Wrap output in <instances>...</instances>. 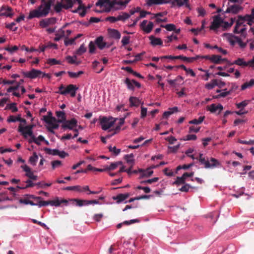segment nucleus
Returning <instances> with one entry per match:
<instances>
[{
	"mask_svg": "<svg viewBox=\"0 0 254 254\" xmlns=\"http://www.w3.org/2000/svg\"><path fill=\"white\" fill-rule=\"evenodd\" d=\"M64 190H75L78 192L82 191V187L80 186L67 187L64 189Z\"/></svg>",
	"mask_w": 254,
	"mask_h": 254,
	"instance_id": "40",
	"label": "nucleus"
},
{
	"mask_svg": "<svg viewBox=\"0 0 254 254\" xmlns=\"http://www.w3.org/2000/svg\"><path fill=\"white\" fill-rule=\"evenodd\" d=\"M161 27L165 28L169 31H174L175 30V25L173 24H168L166 25H161Z\"/></svg>",
	"mask_w": 254,
	"mask_h": 254,
	"instance_id": "51",
	"label": "nucleus"
},
{
	"mask_svg": "<svg viewBox=\"0 0 254 254\" xmlns=\"http://www.w3.org/2000/svg\"><path fill=\"white\" fill-rule=\"evenodd\" d=\"M18 131L21 132L25 138L27 137V135L31 138H32V136H34L32 130H31L30 128H27L25 127H23L21 124H20L18 127Z\"/></svg>",
	"mask_w": 254,
	"mask_h": 254,
	"instance_id": "11",
	"label": "nucleus"
},
{
	"mask_svg": "<svg viewBox=\"0 0 254 254\" xmlns=\"http://www.w3.org/2000/svg\"><path fill=\"white\" fill-rule=\"evenodd\" d=\"M50 11V4H46L45 7L40 8L39 5L37 9L30 11L27 18L31 19L34 17L40 18L46 16L49 14Z\"/></svg>",
	"mask_w": 254,
	"mask_h": 254,
	"instance_id": "1",
	"label": "nucleus"
},
{
	"mask_svg": "<svg viewBox=\"0 0 254 254\" xmlns=\"http://www.w3.org/2000/svg\"><path fill=\"white\" fill-rule=\"evenodd\" d=\"M222 22V18L219 15L213 16V21L209 27L210 29L215 31H217L219 28L221 27Z\"/></svg>",
	"mask_w": 254,
	"mask_h": 254,
	"instance_id": "7",
	"label": "nucleus"
},
{
	"mask_svg": "<svg viewBox=\"0 0 254 254\" xmlns=\"http://www.w3.org/2000/svg\"><path fill=\"white\" fill-rule=\"evenodd\" d=\"M64 3V8L67 9L71 8L73 5V1L72 0H65L63 1Z\"/></svg>",
	"mask_w": 254,
	"mask_h": 254,
	"instance_id": "41",
	"label": "nucleus"
},
{
	"mask_svg": "<svg viewBox=\"0 0 254 254\" xmlns=\"http://www.w3.org/2000/svg\"><path fill=\"white\" fill-rule=\"evenodd\" d=\"M223 109V106L219 104L216 105L215 104H212L209 106L207 107V110L209 111L212 113H215L218 111L217 114L219 115Z\"/></svg>",
	"mask_w": 254,
	"mask_h": 254,
	"instance_id": "13",
	"label": "nucleus"
},
{
	"mask_svg": "<svg viewBox=\"0 0 254 254\" xmlns=\"http://www.w3.org/2000/svg\"><path fill=\"white\" fill-rule=\"evenodd\" d=\"M109 2L110 0H98L96 3V5L100 7L106 6V5L109 6Z\"/></svg>",
	"mask_w": 254,
	"mask_h": 254,
	"instance_id": "48",
	"label": "nucleus"
},
{
	"mask_svg": "<svg viewBox=\"0 0 254 254\" xmlns=\"http://www.w3.org/2000/svg\"><path fill=\"white\" fill-rule=\"evenodd\" d=\"M46 4H50V10H51V6L53 4L52 0H41V4L40 5V8L45 7Z\"/></svg>",
	"mask_w": 254,
	"mask_h": 254,
	"instance_id": "53",
	"label": "nucleus"
},
{
	"mask_svg": "<svg viewBox=\"0 0 254 254\" xmlns=\"http://www.w3.org/2000/svg\"><path fill=\"white\" fill-rule=\"evenodd\" d=\"M49 125H50V127L48 128V129L49 131L53 134L55 133V131L53 129H57L59 127V125L55 122H52V123L49 124Z\"/></svg>",
	"mask_w": 254,
	"mask_h": 254,
	"instance_id": "42",
	"label": "nucleus"
},
{
	"mask_svg": "<svg viewBox=\"0 0 254 254\" xmlns=\"http://www.w3.org/2000/svg\"><path fill=\"white\" fill-rule=\"evenodd\" d=\"M67 203V200L64 199L60 200L58 197H56L55 199L52 200L43 201L40 200L38 202V206L39 207L47 206L48 205H50L51 206H59L62 203Z\"/></svg>",
	"mask_w": 254,
	"mask_h": 254,
	"instance_id": "3",
	"label": "nucleus"
},
{
	"mask_svg": "<svg viewBox=\"0 0 254 254\" xmlns=\"http://www.w3.org/2000/svg\"><path fill=\"white\" fill-rule=\"evenodd\" d=\"M96 50L95 44L91 41L89 44V52L90 54H93Z\"/></svg>",
	"mask_w": 254,
	"mask_h": 254,
	"instance_id": "57",
	"label": "nucleus"
},
{
	"mask_svg": "<svg viewBox=\"0 0 254 254\" xmlns=\"http://www.w3.org/2000/svg\"><path fill=\"white\" fill-rule=\"evenodd\" d=\"M62 127L65 129L68 128L70 130H73L77 126V121L75 118H72L70 120H65Z\"/></svg>",
	"mask_w": 254,
	"mask_h": 254,
	"instance_id": "8",
	"label": "nucleus"
},
{
	"mask_svg": "<svg viewBox=\"0 0 254 254\" xmlns=\"http://www.w3.org/2000/svg\"><path fill=\"white\" fill-rule=\"evenodd\" d=\"M35 185L38 186L39 188L44 189L46 187H50L52 183H43L42 182H38L35 184Z\"/></svg>",
	"mask_w": 254,
	"mask_h": 254,
	"instance_id": "58",
	"label": "nucleus"
},
{
	"mask_svg": "<svg viewBox=\"0 0 254 254\" xmlns=\"http://www.w3.org/2000/svg\"><path fill=\"white\" fill-rule=\"evenodd\" d=\"M205 118L204 116L199 117L198 119H193L189 122L190 124L199 125L204 120Z\"/></svg>",
	"mask_w": 254,
	"mask_h": 254,
	"instance_id": "47",
	"label": "nucleus"
},
{
	"mask_svg": "<svg viewBox=\"0 0 254 254\" xmlns=\"http://www.w3.org/2000/svg\"><path fill=\"white\" fill-rule=\"evenodd\" d=\"M65 33L64 31L61 29L58 31L57 33H56V37L54 38V40L55 41H59L61 38L64 36Z\"/></svg>",
	"mask_w": 254,
	"mask_h": 254,
	"instance_id": "36",
	"label": "nucleus"
},
{
	"mask_svg": "<svg viewBox=\"0 0 254 254\" xmlns=\"http://www.w3.org/2000/svg\"><path fill=\"white\" fill-rule=\"evenodd\" d=\"M178 111V108L177 107H174L173 108H170L169 109V110L167 111H165L163 114V118L167 119L171 115L173 114L175 112H177Z\"/></svg>",
	"mask_w": 254,
	"mask_h": 254,
	"instance_id": "24",
	"label": "nucleus"
},
{
	"mask_svg": "<svg viewBox=\"0 0 254 254\" xmlns=\"http://www.w3.org/2000/svg\"><path fill=\"white\" fill-rule=\"evenodd\" d=\"M234 64L244 68L248 66V62H246L243 58L237 59L234 61Z\"/></svg>",
	"mask_w": 254,
	"mask_h": 254,
	"instance_id": "21",
	"label": "nucleus"
},
{
	"mask_svg": "<svg viewBox=\"0 0 254 254\" xmlns=\"http://www.w3.org/2000/svg\"><path fill=\"white\" fill-rule=\"evenodd\" d=\"M242 9V7L238 5H233L228 7L226 10L225 11V13H232L233 14L238 13L240 10Z\"/></svg>",
	"mask_w": 254,
	"mask_h": 254,
	"instance_id": "16",
	"label": "nucleus"
},
{
	"mask_svg": "<svg viewBox=\"0 0 254 254\" xmlns=\"http://www.w3.org/2000/svg\"><path fill=\"white\" fill-rule=\"evenodd\" d=\"M62 8H64V5L60 2L57 3L55 6V10L57 12H61Z\"/></svg>",
	"mask_w": 254,
	"mask_h": 254,
	"instance_id": "64",
	"label": "nucleus"
},
{
	"mask_svg": "<svg viewBox=\"0 0 254 254\" xmlns=\"http://www.w3.org/2000/svg\"><path fill=\"white\" fill-rule=\"evenodd\" d=\"M170 1L167 0H147L146 3L148 6H151L154 4H162L169 3Z\"/></svg>",
	"mask_w": 254,
	"mask_h": 254,
	"instance_id": "19",
	"label": "nucleus"
},
{
	"mask_svg": "<svg viewBox=\"0 0 254 254\" xmlns=\"http://www.w3.org/2000/svg\"><path fill=\"white\" fill-rule=\"evenodd\" d=\"M38 157L36 152L33 153V156H31L29 159V162L33 166H35L38 161Z\"/></svg>",
	"mask_w": 254,
	"mask_h": 254,
	"instance_id": "34",
	"label": "nucleus"
},
{
	"mask_svg": "<svg viewBox=\"0 0 254 254\" xmlns=\"http://www.w3.org/2000/svg\"><path fill=\"white\" fill-rule=\"evenodd\" d=\"M56 115L59 118L58 121L59 123H63L66 120L65 114L64 111L56 112Z\"/></svg>",
	"mask_w": 254,
	"mask_h": 254,
	"instance_id": "28",
	"label": "nucleus"
},
{
	"mask_svg": "<svg viewBox=\"0 0 254 254\" xmlns=\"http://www.w3.org/2000/svg\"><path fill=\"white\" fill-rule=\"evenodd\" d=\"M57 19L55 17H51L42 19L39 22V25L42 28H45L50 25L54 24L56 22Z\"/></svg>",
	"mask_w": 254,
	"mask_h": 254,
	"instance_id": "12",
	"label": "nucleus"
},
{
	"mask_svg": "<svg viewBox=\"0 0 254 254\" xmlns=\"http://www.w3.org/2000/svg\"><path fill=\"white\" fill-rule=\"evenodd\" d=\"M43 120L48 125L51 124L52 122H57L56 119L52 117V116H44L43 117Z\"/></svg>",
	"mask_w": 254,
	"mask_h": 254,
	"instance_id": "35",
	"label": "nucleus"
},
{
	"mask_svg": "<svg viewBox=\"0 0 254 254\" xmlns=\"http://www.w3.org/2000/svg\"><path fill=\"white\" fill-rule=\"evenodd\" d=\"M122 162L121 161L112 163L109 166L106 167V169L108 170H113L117 168L119 165H122Z\"/></svg>",
	"mask_w": 254,
	"mask_h": 254,
	"instance_id": "49",
	"label": "nucleus"
},
{
	"mask_svg": "<svg viewBox=\"0 0 254 254\" xmlns=\"http://www.w3.org/2000/svg\"><path fill=\"white\" fill-rule=\"evenodd\" d=\"M245 20L247 22V24L252 26L254 24V17H252L249 14H246L244 16Z\"/></svg>",
	"mask_w": 254,
	"mask_h": 254,
	"instance_id": "39",
	"label": "nucleus"
},
{
	"mask_svg": "<svg viewBox=\"0 0 254 254\" xmlns=\"http://www.w3.org/2000/svg\"><path fill=\"white\" fill-rule=\"evenodd\" d=\"M232 25V23H229L228 22L224 21L222 19V22L221 24V27L223 28V30H226L228 28L231 27Z\"/></svg>",
	"mask_w": 254,
	"mask_h": 254,
	"instance_id": "56",
	"label": "nucleus"
},
{
	"mask_svg": "<svg viewBox=\"0 0 254 254\" xmlns=\"http://www.w3.org/2000/svg\"><path fill=\"white\" fill-rule=\"evenodd\" d=\"M186 179L184 177L183 175L181 177H177L176 180L173 183L174 185H180L181 184H185Z\"/></svg>",
	"mask_w": 254,
	"mask_h": 254,
	"instance_id": "37",
	"label": "nucleus"
},
{
	"mask_svg": "<svg viewBox=\"0 0 254 254\" xmlns=\"http://www.w3.org/2000/svg\"><path fill=\"white\" fill-rule=\"evenodd\" d=\"M83 71H79L78 72H73L71 71H67L69 76L72 78H76L79 77L81 74H83Z\"/></svg>",
	"mask_w": 254,
	"mask_h": 254,
	"instance_id": "38",
	"label": "nucleus"
},
{
	"mask_svg": "<svg viewBox=\"0 0 254 254\" xmlns=\"http://www.w3.org/2000/svg\"><path fill=\"white\" fill-rule=\"evenodd\" d=\"M235 39H236L237 43H238L241 48H243L246 47V44L244 43L241 40V39L239 37L235 36Z\"/></svg>",
	"mask_w": 254,
	"mask_h": 254,
	"instance_id": "60",
	"label": "nucleus"
},
{
	"mask_svg": "<svg viewBox=\"0 0 254 254\" xmlns=\"http://www.w3.org/2000/svg\"><path fill=\"white\" fill-rule=\"evenodd\" d=\"M245 22H246V21L245 20L244 16L239 15L238 18L236 21L234 32L238 34H243L246 30V28L245 27L246 25H244Z\"/></svg>",
	"mask_w": 254,
	"mask_h": 254,
	"instance_id": "5",
	"label": "nucleus"
},
{
	"mask_svg": "<svg viewBox=\"0 0 254 254\" xmlns=\"http://www.w3.org/2000/svg\"><path fill=\"white\" fill-rule=\"evenodd\" d=\"M199 161L201 164L204 165L205 168H214L220 165L219 162L214 158H210V161L211 163L209 162L208 159H206L205 158L199 159Z\"/></svg>",
	"mask_w": 254,
	"mask_h": 254,
	"instance_id": "6",
	"label": "nucleus"
},
{
	"mask_svg": "<svg viewBox=\"0 0 254 254\" xmlns=\"http://www.w3.org/2000/svg\"><path fill=\"white\" fill-rule=\"evenodd\" d=\"M124 83L127 85V88L129 90L133 91L134 89V84L132 82V80H130L128 78H126L124 81Z\"/></svg>",
	"mask_w": 254,
	"mask_h": 254,
	"instance_id": "31",
	"label": "nucleus"
},
{
	"mask_svg": "<svg viewBox=\"0 0 254 254\" xmlns=\"http://www.w3.org/2000/svg\"><path fill=\"white\" fill-rule=\"evenodd\" d=\"M44 150L47 154L50 155H58L59 153V150L58 149H51L49 148H45Z\"/></svg>",
	"mask_w": 254,
	"mask_h": 254,
	"instance_id": "46",
	"label": "nucleus"
},
{
	"mask_svg": "<svg viewBox=\"0 0 254 254\" xmlns=\"http://www.w3.org/2000/svg\"><path fill=\"white\" fill-rule=\"evenodd\" d=\"M108 33L111 37L115 39H120L121 36L120 32L115 29H109Z\"/></svg>",
	"mask_w": 254,
	"mask_h": 254,
	"instance_id": "18",
	"label": "nucleus"
},
{
	"mask_svg": "<svg viewBox=\"0 0 254 254\" xmlns=\"http://www.w3.org/2000/svg\"><path fill=\"white\" fill-rule=\"evenodd\" d=\"M100 124L101 125L102 129L106 130L111 127L115 122L113 118H107L106 117H100Z\"/></svg>",
	"mask_w": 254,
	"mask_h": 254,
	"instance_id": "4",
	"label": "nucleus"
},
{
	"mask_svg": "<svg viewBox=\"0 0 254 254\" xmlns=\"http://www.w3.org/2000/svg\"><path fill=\"white\" fill-rule=\"evenodd\" d=\"M15 25V23L14 22H13L10 24H7L6 25V27L8 29H9L13 31H15L17 30V27H14Z\"/></svg>",
	"mask_w": 254,
	"mask_h": 254,
	"instance_id": "63",
	"label": "nucleus"
},
{
	"mask_svg": "<svg viewBox=\"0 0 254 254\" xmlns=\"http://www.w3.org/2000/svg\"><path fill=\"white\" fill-rule=\"evenodd\" d=\"M22 73L25 77L34 79L39 77L43 73L39 70L33 68L31 71L28 72L22 71Z\"/></svg>",
	"mask_w": 254,
	"mask_h": 254,
	"instance_id": "9",
	"label": "nucleus"
},
{
	"mask_svg": "<svg viewBox=\"0 0 254 254\" xmlns=\"http://www.w3.org/2000/svg\"><path fill=\"white\" fill-rule=\"evenodd\" d=\"M217 79H213L210 82L207 83L205 84V87L208 89H212L215 86H217Z\"/></svg>",
	"mask_w": 254,
	"mask_h": 254,
	"instance_id": "44",
	"label": "nucleus"
},
{
	"mask_svg": "<svg viewBox=\"0 0 254 254\" xmlns=\"http://www.w3.org/2000/svg\"><path fill=\"white\" fill-rule=\"evenodd\" d=\"M130 17L129 14L127 12H122V14L119 15L117 16L118 21H125L126 20Z\"/></svg>",
	"mask_w": 254,
	"mask_h": 254,
	"instance_id": "32",
	"label": "nucleus"
},
{
	"mask_svg": "<svg viewBox=\"0 0 254 254\" xmlns=\"http://www.w3.org/2000/svg\"><path fill=\"white\" fill-rule=\"evenodd\" d=\"M95 43L101 50L103 49L106 45V43L103 41V37L102 36L97 38L95 40Z\"/></svg>",
	"mask_w": 254,
	"mask_h": 254,
	"instance_id": "22",
	"label": "nucleus"
},
{
	"mask_svg": "<svg viewBox=\"0 0 254 254\" xmlns=\"http://www.w3.org/2000/svg\"><path fill=\"white\" fill-rule=\"evenodd\" d=\"M133 156H134L132 154L126 155L125 159L127 163H129V164L132 165L134 162Z\"/></svg>",
	"mask_w": 254,
	"mask_h": 254,
	"instance_id": "55",
	"label": "nucleus"
},
{
	"mask_svg": "<svg viewBox=\"0 0 254 254\" xmlns=\"http://www.w3.org/2000/svg\"><path fill=\"white\" fill-rule=\"evenodd\" d=\"M138 172L141 174L140 178L150 177L153 173V171L150 168H147L146 170L140 169Z\"/></svg>",
	"mask_w": 254,
	"mask_h": 254,
	"instance_id": "17",
	"label": "nucleus"
},
{
	"mask_svg": "<svg viewBox=\"0 0 254 254\" xmlns=\"http://www.w3.org/2000/svg\"><path fill=\"white\" fill-rule=\"evenodd\" d=\"M159 178L158 177H155L154 178L148 179L145 181H142L140 182V184H152L155 182H156L158 181Z\"/></svg>",
	"mask_w": 254,
	"mask_h": 254,
	"instance_id": "52",
	"label": "nucleus"
},
{
	"mask_svg": "<svg viewBox=\"0 0 254 254\" xmlns=\"http://www.w3.org/2000/svg\"><path fill=\"white\" fill-rule=\"evenodd\" d=\"M109 150L110 152H113L116 155H118L121 152V149H117L115 146H114V147H112L111 146H109Z\"/></svg>",
	"mask_w": 254,
	"mask_h": 254,
	"instance_id": "62",
	"label": "nucleus"
},
{
	"mask_svg": "<svg viewBox=\"0 0 254 254\" xmlns=\"http://www.w3.org/2000/svg\"><path fill=\"white\" fill-rule=\"evenodd\" d=\"M52 169L54 170L56 167H60L62 165V162L60 160H55L51 162Z\"/></svg>",
	"mask_w": 254,
	"mask_h": 254,
	"instance_id": "59",
	"label": "nucleus"
},
{
	"mask_svg": "<svg viewBox=\"0 0 254 254\" xmlns=\"http://www.w3.org/2000/svg\"><path fill=\"white\" fill-rule=\"evenodd\" d=\"M5 109H10L13 113H15L18 111V108L16 107V104L15 103H12L7 105Z\"/></svg>",
	"mask_w": 254,
	"mask_h": 254,
	"instance_id": "45",
	"label": "nucleus"
},
{
	"mask_svg": "<svg viewBox=\"0 0 254 254\" xmlns=\"http://www.w3.org/2000/svg\"><path fill=\"white\" fill-rule=\"evenodd\" d=\"M254 85V79H252L249 82H246L241 86V90H244L247 88L252 87Z\"/></svg>",
	"mask_w": 254,
	"mask_h": 254,
	"instance_id": "30",
	"label": "nucleus"
},
{
	"mask_svg": "<svg viewBox=\"0 0 254 254\" xmlns=\"http://www.w3.org/2000/svg\"><path fill=\"white\" fill-rule=\"evenodd\" d=\"M197 138V136L195 134H188L184 138V140H195Z\"/></svg>",
	"mask_w": 254,
	"mask_h": 254,
	"instance_id": "61",
	"label": "nucleus"
},
{
	"mask_svg": "<svg viewBox=\"0 0 254 254\" xmlns=\"http://www.w3.org/2000/svg\"><path fill=\"white\" fill-rule=\"evenodd\" d=\"M190 188H194V187L191 186L188 184L185 183L184 185L179 189V190L182 192H188Z\"/></svg>",
	"mask_w": 254,
	"mask_h": 254,
	"instance_id": "54",
	"label": "nucleus"
},
{
	"mask_svg": "<svg viewBox=\"0 0 254 254\" xmlns=\"http://www.w3.org/2000/svg\"><path fill=\"white\" fill-rule=\"evenodd\" d=\"M129 193H126L125 194L120 193L116 196H113V199L117 200V203H120L127 198L130 196Z\"/></svg>",
	"mask_w": 254,
	"mask_h": 254,
	"instance_id": "15",
	"label": "nucleus"
},
{
	"mask_svg": "<svg viewBox=\"0 0 254 254\" xmlns=\"http://www.w3.org/2000/svg\"><path fill=\"white\" fill-rule=\"evenodd\" d=\"M86 51V48L84 44L80 45V47L76 51L75 53L78 56H80Z\"/></svg>",
	"mask_w": 254,
	"mask_h": 254,
	"instance_id": "43",
	"label": "nucleus"
},
{
	"mask_svg": "<svg viewBox=\"0 0 254 254\" xmlns=\"http://www.w3.org/2000/svg\"><path fill=\"white\" fill-rule=\"evenodd\" d=\"M78 89V88L75 85L69 84L65 88L63 84H61L59 87L57 93L63 95L70 94L71 97H74Z\"/></svg>",
	"mask_w": 254,
	"mask_h": 254,
	"instance_id": "2",
	"label": "nucleus"
},
{
	"mask_svg": "<svg viewBox=\"0 0 254 254\" xmlns=\"http://www.w3.org/2000/svg\"><path fill=\"white\" fill-rule=\"evenodd\" d=\"M47 63L50 65L61 64V61L57 60L56 59H49L47 60Z\"/></svg>",
	"mask_w": 254,
	"mask_h": 254,
	"instance_id": "50",
	"label": "nucleus"
},
{
	"mask_svg": "<svg viewBox=\"0 0 254 254\" xmlns=\"http://www.w3.org/2000/svg\"><path fill=\"white\" fill-rule=\"evenodd\" d=\"M147 23V20H144L140 23V28L146 33H149L152 30L153 28V23L152 22H149L148 25L146 26V24Z\"/></svg>",
	"mask_w": 254,
	"mask_h": 254,
	"instance_id": "10",
	"label": "nucleus"
},
{
	"mask_svg": "<svg viewBox=\"0 0 254 254\" xmlns=\"http://www.w3.org/2000/svg\"><path fill=\"white\" fill-rule=\"evenodd\" d=\"M222 58L221 56L215 55L211 56V62L214 64H220L222 63Z\"/></svg>",
	"mask_w": 254,
	"mask_h": 254,
	"instance_id": "29",
	"label": "nucleus"
},
{
	"mask_svg": "<svg viewBox=\"0 0 254 254\" xmlns=\"http://www.w3.org/2000/svg\"><path fill=\"white\" fill-rule=\"evenodd\" d=\"M129 102L131 107H138L141 103V101L138 98L132 96L129 97Z\"/></svg>",
	"mask_w": 254,
	"mask_h": 254,
	"instance_id": "23",
	"label": "nucleus"
},
{
	"mask_svg": "<svg viewBox=\"0 0 254 254\" xmlns=\"http://www.w3.org/2000/svg\"><path fill=\"white\" fill-rule=\"evenodd\" d=\"M11 11L12 8L9 6H2L0 9V15L6 17H12L13 13Z\"/></svg>",
	"mask_w": 254,
	"mask_h": 254,
	"instance_id": "14",
	"label": "nucleus"
},
{
	"mask_svg": "<svg viewBox=\"0 0 254 254\" xmlns=\"http://www.w3.org/2000/svg\"><path fill=\"white\" fill-rule=\"evenodd\" d=\"M226 90L227 89H224L223 91L221 92L219 94L214 96L213 98L218 99L221 97H225L232 92V90H229L228 91H227Z\"/></svg>",
	"mask_w": 254,
	"mask_h": 254,
	"instance_id": "33",
	"label": "nucleus"
},
{
	"mask_svg": "<svg viewBox=\"0 0 254 254\" xmlns=\"http://www.w3.org/2000/svg\"><path fill=\"white\" fill-rule=\"evenodd\" d=\"M150 40V44L153 46L157 45H162L163 42L162 40L159 38H155L153 35H151L149 37Z\"/></svg>",
	"mask_w": 254,
	"mask_h": 254,
	"instance_id": "20",
	"label": "nucleus"
},
{
	"mask_svg": "<svg viewBox=\"0 0 254 254\" xmlns=\"http://www.w3.org/2000/svg\"><path fill=\"white\" fill-rule=\"evenodd\" d=\"M199 58V56H197L195 57H187L183 55L178 56V59L182 60L184 61H186L188 63H192L195 60L198 59Z\"/></svg>",
	"mask_w": 254,
	"mask_h": 254,
	"instance_id": "25",
	"label": "nucleus"
},
{
	"mask_svg": "<svg viewBox=\"0 0 254 254\" xmlns=\"http://www.w3.org/2000/svg\"><path fill=\"white\" fill-rule=\"evenodd\" d=\"M21 168L26 172L25 176L30 179L32 176L31 175L33 174V172L31 171V168L27 165H21Z\"/></svg>",
	"mask_w": 254,
	"mask_h": 254,
	"instance_id": "26",
	"label": "nucleus"
},
{
	"mask_svg": "<svg viewBox=\"0 0 254 254\" xmlns=\"http://www.w3.org/2000/svg\"><path fill=\"white\" fill-rule=\"evenodd\" d=\"M169 1H170V3H171L173 5L176 4L179 7L185 5V3L189 2V0H169Z\"/></svg>",
	"mask_w": 254,
	"mask_h": 254,
	"instance_id": "27",
	"label": "nucleus"
}]
</instances>
